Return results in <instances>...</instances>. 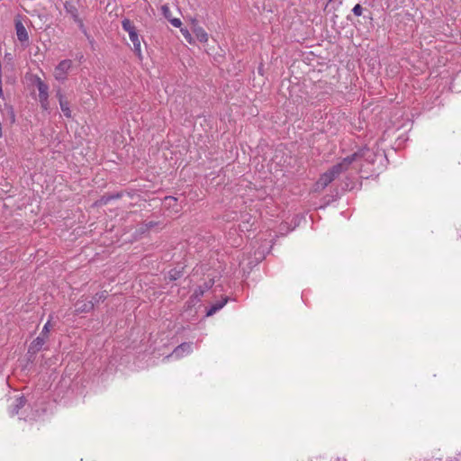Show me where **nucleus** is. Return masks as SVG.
I'll use <instances>...</instances> for the list:
<instances>
[{"mask_svg":"<svg viewBox=\"0 0 461 461\" xmlns=\"http://www.w3.org/2000/svg\"><path fill=\"white\" fill-rule=\"evenodd\" d=\"M213 284L214 280L210 279L209 281H206L203 285L196 287L193 294L190 296L189 300L186 302L188 307H190L192 304L198 303L203 296L204 293L209 291L212 287Z\"/></svg>","mask_w":461,"mask_h":461,"instance_id":"obj_2","label":"nucleus"},{"mask_svg":"<svg viewBox=\"0 0 461 461\" xmlns=\"http://www.w3.org/2000/svg\"><path fill=\"white\" fill-rule=\"evenodd\" d=\"M194 34L200 42H206L208 41L207 32L201 27L194 29Z\"/></svg>","mask_w":461,"mask_h":461,"instance_id":"obj_18","label":"nucleus"},{"mask_svg":"<svg viewBox=\"0 0 461 461\" xmlns=\"http://www.w3.org/2000/svg\"><path fill=\"white\" fill-rule=\"evenodd\" d=\"M51 319H52V316L50 315L48 321L44 324L41 331V334L39 336L44 338L45 339H47L49 338V333H50V328H51Z\"/></svg>","mask_w":461,"mask_h":461,"instance_id":"obj_22","label":"nucleus"},{"mask_svg":"<svg viewBox=\"0 0 461 461\" xmlns=\"http://www.w3.org/2000/svg\"><path fill=\"white\" fill-rule=\"evenodd\" d=\"M72 60L71 59H63L59 62V64L54 68V77L57 81L64 83L69 73V70L72 68Z\"/></svg>","mask_w":461,"mask_h":461,"instance_id":"obj_1","label":"nucleus"},{"mask_svg":"<svg viewBox=\"0 0 461 461\" xmlns=\"http://www.w3.org/2000/svg\"><path fill=\"white\" fill-rule=\"evenodd\" d=\"M229 297H224L221 301L216 302L215 303L212 304L206 311V316H212L216 312L223 308V306L228 303Z\"/></svg>","mask_w":461,"mask_h":461,"instance_id":"obj_15","label":"nucleus"},{"mask_svg":"<svg viewBox=\"0 0 461 461\" xmlns=\"http://www.w3.org/2000/svg\"><path fill=\"white\" fill-rule=\"evenodd\" d=\"M363 7L361 6L360 4H357L353 9H352V13L356 15V16H361L362 14H363Z\"/></svg>","mask_w":461,"mask_h":461,"instance_id":"obj_28","label":"nucleus"},{"mask_svg":"<svg viewBox=\"0 0 461 461\" xmlns=\"http://www.w3.org/2000/svg\"><path fill=\"white\" fill-rule=\"evenodd\" d=\"M351 155H356L354 157L355 161L363 158L366 162L371 164L375 163L376 158V154L372 149L366 147L358 149L357 151L352 153Z\"/></svg>","mask_w":461,"mask_h":461,"instance_id":"obj_6","label":"nucleus"},{"mask_svg":"<svg viewBox=\"0 0 461 461\" xmlns=\"http://www.w3.org/2000/svg\"><path fill=\"white\" fill-rule=\"evenodd\" d=\"M75 23L77 24L79 30L84 33L85 36H86V34H89L81 18L76 20Z\"/></svg>","mask_w":461,"mask_h":461,"instance_id":"obj_27","label":"nucleus"},{"mask_svg":"<svg viewBox=\"0 0 461 461\" xmlns=\"http://www.w3.org/2000/svg\"><path fill=\"white\" fill-rule=\"evenodd\" d=\"M64 9L68 14L70 15V17L75 22L76 20L80 19L79 17V12L77 5L75 2L68 0L64 3Z\"/></svg>","mask_w":461,"mask_h":461,"instance_id":"obj_11","label":"nucleus"},{"mask_svg":"<svg viewBox=\"0 0 461 461\" xmlns=\"http://www.w3.org/2000/svg\"><path fill=\"white\" fill-rule=\"evenodd\" d=\"M86 37L88 42L90 43L91 47L94 49V45H95V41L93 36H91L90 34H86Z\"/></svg>","mask_w":461,"mask_h":461,"instance_id":"obj_32","label":"nucleus"},{"mask_svg":"<svg viewBox=\"0 0 461 461\" xmlns=\"http://www.w3.org/2000/svg\"><path fill=\"white\" fill-rule=\"evenodd\" d=\"M122 29L129 33V36H131L132 33H137L136 27L132 24L131 21L128 18H124L122 21Z\"/></svg>","mask_w":461,"mask_h":461,"instance_id":"obj_17","label":"nucleus"},{"mask_svg":"<svg viewBox=\"0 0 461 461\" xmlns=\"http://www.w3.org/2000/svg\"><path fill=\"white\" fill-rule=\"evenodd\" d=\"M34 83L39 92H49V86L41 79L38 76L34 77Z\"/></svg>","mask_w":461,"mask_h":461,"instance_id":"obj_19","label":"nucleus"},{"mask_svg":"<svg viewBox=\"0 0 461 461\" xmlns=\"http://www.w3.org/2000/svg\"><path fill=\"white\" fill-rule=\"evenodd\" d=\"M123 196L122 192H117L113 194H105L102 195L95 203V206H104L110 203L112 200L121 199Z\"/></svg>","mask_w":461,"mask_h":461,"instance_id":"obj_10","label":"nucleus"},{"mask_svg":"<svg viewBox=\"0 0 461 461\" xmlns=\"http://www.w3.org/2000/svg\"><path fill=\"white\" fill-rule=\"evenodd\" d=\"M0 97L4 98V92L2 88V77H0Z\"/></svg>","mask_w":461,"mask_h":461,"instance_id":"obj_35","label":"nucleus"},{"mask_svg":"<svg viewBox=\"0 0 461 461\" xmlns=\"http://www.w3.org/2000/svg\"><path fill=\"white\" fill-rule=\"evenodd\" d=\"M95 303L93 301L87 300L82 296L80 299L77 301L75 303V313H87L94 310Z\"/></svg>","mask_w":461,"mask_h":461,"instance_id":"obj_5","label":"nucleus"},{"mask_svg":"<svg viewBox=\"0 0 461 461\" xmlns=\"http://www.w3.org/2000/svg\"><path fill=\"white\" fill-rule=\"evenodd\" d=\"M336 177L330 170H327L321 175L320 178L316 182L317 188L324 189L327 187Z\"/></svg>","mask_w":461,"mask_h":461,"instance_id":"obj_12","label":"nucleus"},{"mask_svg":"<svg viewBox=\"0 0 461 461\" xmlns=\"http://www.w3.org/2000/svg\"><path fill=\"white\" fill-rule=\"evenodd\" d=\"M192 342H183L180 345H178L173 352L167 356L169 357H175L176 358L183 357L185 355L190 354L192 352Z\"/></svg>","mask_w":461,"mask_h":461,"instance_id":"obj_8","label":"nucleus"},{"mask_svg":"<svg viewBox=\"0 0 461 461\" xmlns=\"http://www.w3.org/2000/svg\"><path fill=\"white\" fill-rule=\"evenodd\" d=\"M174 211H175L176 212H177L179 211V209H178V208H176V209H174Z\"/></svg>","mask_w":461,"mask_h":461,"instance_id":"obj_36","label":"nucleus"},{"mask_svg":"<svg viewBox=\"0 0 461 461\" xmlns=\"http://www.w3.org/2000/svg\"><path fill=\"white\" fill-rule=\"evenodd\" d=\"M26 402L27 400L23 395L16 397L14 403L10 406L9 412L11 416L18 414L19 411L25 406Z\"/></svg>","mask_w":461,"mask_h":461,"instance_id":"obj_13","label":"nucleus"},{"mask_svg":"<svg viewBox=\"0 0 461 461\" xmlns=\"http://www.w3.org/2000/svg\"><path fill=\"white\" fill-rule=\"evenodd\" d=\"M355 156L356 155H349L344 158L340 162L332 166L329 170L337 178L341 173L347 171L349 168V166L355 161Z\"/></svg>","mask_w":461,"mask_h":461,"instance_id":"obj_4","label":"nucleus"},{"mask_svg":"<svg viewBox=\"0 0 461 461\" xmlns=\"http://www.w3.org/2000/svg\"><path fill=\"white\" fill-rule=\"evenodd\" d=\"M56 96L59 99V106H60V109H61L62 113H64V115L67 118H70L71 117V110H70V107H69V103L65 98V96L62 94L60 88H59L57 90Z\"/></svg>","mask_w":461,"mask_h":461,"instance_id":"obj_9","label":"nucleus"},{"mask_svg":"<svg viewBox=\"0 0 461 461\" xmlns=\"http://www.w3.org/2000/svg\"><path fill=\"white\" fill-rule=\"evenodd\" d=\"M23 17L20 14H18L14 19V27H15V32L17 36V40L25 46L29 45V34L25 28V26L23 23Z\"/></svg>","mask_w":461,"mask_h":461,"instance_id":"obj_3","label":"nucleus"},{"mask_svg":"<svg viewBox=\"0 0 461 461\" xmlns=\"http://www.w3.org/2000/svg\"><path fill=\"white\" fill-rule=\"evenodd\" d=\"M107 295H108L107 291L104 290V291L96 293L93 296V299L91 301H93L95 303V304L99 303H103V302H104L106 300Z\"/></svg>","mask_w":461,"mask_h":461,"instance_id":"obj_20","label":"nucleus"},{"mask_svg":"<svg viewBox=\"0 0 461 461\" xmlns=\"http://www.w3.org/2000/svg\"><path fill=\"white\" fill-rule=\"evenodd\" d=\"M183 276V269H177V268H172L168 271L167 275L166 276L165 279L167 281L172 282L178 280Z\"/></svg>","mask_w":461,"mask_h":461,"instance_id":"obj_16","label":"nucleus"},{"mask_svg":"<svg viewBox=\"0 0 461 461\" xmlns=\"http://www.w3.org/2000/svg\"><path fill=\"white\" fill-rule=\"evenodd\" d=\"M158 224H159L158 221H145L140 227V232L142 234V233L149 230L150 229L158 226Z\"/></svg>","mask_w":461,"mask_h":461,"instance_id":"obj_21","label":"nucleus"},{"mask_svg":"<svg viewBox=\"0 0 461 461\" xmlns=\"http://www.w3.org/2000/svg\"><path fill=\"white\" fill-rule=\"evenodd\" d=\"M5 60H7L8 62H12L13 61V55L11 53H5Z\"/></svg>","mask_w":461,"mask_h":461,"instance_id":"obj_34","label":"nucleus"},{"mask_svg":"<svg viewBox=\"0 0 461 461\" xmlns=\"http://www.w3.org/2000/svg\"><path fill=\"white\" fill-rule=\"evenodd\" d=\"M243 218L244 221L242 224L240 225V228L241 229V230H249V229L254 224V222L250 223V220L252 219V217L249 214H246L243 216Z\"/></svg>","mask_w":461,"mask_h":461,"instance_id":"obj_23","label":"nucleus"},{"mask_svg":"<svg viewBox=\"0 0 461 461\" xmlns=\"http://www.w3.org/2000/svg\"><path fill=\"white\" fill-rule=\"evenodd\" d=\"M49 98V92H39V100Z\"/></svg>","mask_w":461,"mask_h":461,"instance_id":"obj_33","label":"nucleus"},{"mask_svg":"<svg viewBox=\"0 0 461 461\" xmlns=\"http://www.w3.org/2000/svg\"><path fill=\"white\" fill-rule=\"evenodd\" d=\"M41 104V107L42 110L47 111L49 109L50 104H49V98L47 99H41L39 100Z\"/></svg>","mask_w":461,"mask_h":461,"instance_id":"obj_30","label":"nucleus"},{"mask_svg":"<svg viewBox=\"0 0 461 461\" xmlns=\"http://www.w3.org/2000/svg\"><path fill=\"white\" fill-rule=\"evenodd\" d=\"M168 22L176 28H179L182 25V22L179 18H170Z\"/></svg>","mask_w":461,"mask_h":461,"instance_id":"obj_29","label":"nucleus"},{"mask_svg":"<svg viewBox=\"0 0 461 461\" xmlns=\"http://www.w3.org/2000/svg\"><path fill=\"white\" fill-rule=\"evenodd\" d=\"M183 35L185 36V38L188 41V42H192V37H191V34L189 33L188 30H185L184 31L183 29L181 30Z\"/></svg>","mask_w":461,"mask_h":461,"instance_id":"obj_31","label":"nucleus"},{"mask_svg":"<svg viewBox=\"0 0 461 461\" xmlns=\"http://www.w3.org/2000/svg\"><path fill=\"white\" fill-rule=\"evenodd\" d=\"M46 340L47 339H45L44 338L38 336L31 342L27 350V355L30 360L32 357H34V356L43 348Z\"/></svg>","mask_w":461,"mask_h":461,"instance_id":"obj_7","label":"nucleus"},{"mask_svg":"<svg viewBox=\"0 0 461 461\" xmlns=\"http://www.w3.org/2000/svg\"><path fill=\"white\" fill-rule=\"evenodd\" d=\"M164 206L167 208L177 206V199L174 196H166L164 199Z\"/></svg>","mask_w":461,"mask_h":461,"instance_id":"obj_24","label":"nucleus"},{"mask_svg":"<svg viewBox=\"0 0 461 461\" xmlns=\"http://www.w3.org/2000/svg\"><path fill=\"white\" fill-rule=\"evenodd\" d=\"M5 109L8 113V120L10 122V124H14L15 122V113L12 105H6Z\"/></svg>","mask_w":461,"mask_h":461,"instance_id":"obj_25","label":"nucleus"},{"mask_svg":"<svg viewBox=\"0 0 461 461\" xmlns=\"http://www.w3.org/2000/svg\"><path fill=\"white\" fill-rule=\"evenodd\" d=\"M161 12L166 19L169 20L171 18V11H170V8L168 7V5H162Z\"/></svg>","mask_w":461,"mask_h":461,"instance_id":"obj_26","label":"nucleus"},{"mask_svg":"<svg viewBox=\"0 0 461 461\" xmlns=\"http://www.w3.org/2000/svg\"><path fill=\"white\" fill-rule=\"evenodd\" d=\"M130 37V40L131 41V42L133 43V52L135 53V55L138 57V59L140 60H142L143 57H142V53H141V49H140V38H139V33H132Z\"/></svg>","mask_w":461,"mask_h":461,"instance_id":"obj_14","label":"nucleus"}]
</instances>
